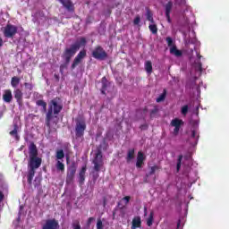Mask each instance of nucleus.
Here are the masks:
<instances>
[{"label":"nucleus","mask_w":229,"mask_h":229,"mask_svg":"<svg viewBox=\"0 0 229 229\" xmlns=\"http://www.w3.org/2000/svg\"><path fill=\"white\" fill-rule=\"evenodd\" d=\"M38 156V150L37 145L34 143H30L29 146V172H28V183L29 187L32 186V179L35 176V171L40 168L42 164L41 157Z\"/></svg>","instance_id":"1"},{"label":"nucleus","mask_w":229,"mask_h":229,"mask_svg":"<svg viewBox=\"0 0 229 229\" xmlns=\"http://www.w3.org/2000/svg\"><path fill=\"white\" fill-rule=\"evenodd\" d=\"M64 110V104L60 98H55L48 104V111L46 114V126L51 129V121L57 117L58 114Z\"/></svg>","instance_id":"2"},{"label":"nucleus","mask_w":229,"mask_h":229,"mask_svg":"<svg viewBox=\"0 0 229 229\" xmlns=\"http://www.w3.org/2000/svg\"><path fill=\"white\" fill-rule=\"evenodd\" d=\"M87 46V38L84 37L80 38L78 40L70 45L69 47H65L64 52L62 54V58L66 64H70L72 58L75 55L76 52L81 49V47Z\"/></svg>","instance_id":"3"},{"label":"nucleus","mask_w":229,"mask_h":229,"mask_svg":"<svg viewBox=\"0 0 229 229\" xmlns=\"http://www.w3.org/2000/svg\"><path fill=\"white\" fill-rule=\"evenodd\" d=\"M87 130V123L84 118H76L75 119V138L82 139Z\"/></svg>","instance_id":"4"},{"label":"nucleus","mask_w":229,"mask_h":229,"mask_svg":"<svg viewBox=\"0 0 229 229\" xmlns=\"http://www.w3.org/2000/svg\"><path fill=\"white\" fill-rule=\"evenodd\" d=\"M91 55L92 57L98 61H105L108 58L107 52H106V50L101 46L95 47V49H93Z\"/></svg>","instance_id":"5"},{"label":"nucleus","mask_w":229,"mask_h":229,"mask_svg":"<svg viewBox=\"0 0 229 229\" xmlns=\"http://www.w3.org/2000/svg\"><path fill=\"white\" fill-rule=\"evenodd\" d=\"M17 32H18V27L12 24L5 25L4 29L3 30V35L6 38H13V37L17 34Z\"/></svg>","instance_id":"6"},{"label":"nucleus","mask_w":229,"mask_h":229,"mask_svg":"<svg viewBox=\"0 0 229 229\" xmlns=\"http://www.w3.org/2000/svg\"><path fill=\"white\" fill-rule=\"evenodd\" d=\"M92 164L94 165L93 169H95L96 172H99V170L103 166L101 149L97 150V153H96L95 158H93Z\"/></svg>","instance_id":"7"},{"label":"nucleus","mask_w":229,"mask_h":229,"mask_svg":"<svg viewBox=\"0 0 229 229\" xmlns=\"http://www.w3.org/2000/svg\"><path fill=\"white\" fill-rule=\"evenodd\" d=\"M60 224L55 218L47 219L42 225V229H59Z\"/></svg>","instance_id":"8"},{"label":"nucleus","mask_w":229,"mask_h":229,"mask_svg":"<svg viewBox=\"0 0 229 229\" xmlns=\"http://www.w3.org/2000/svg\"><path fill=\"white\" fill-rule=\"evenodd\" d=\"M76 168L74 166L69 167L68 173L66 174V184H71L74 179Z\"/></svg>","instance_id":"9"},{"label":"nucleus","mask_w":229,"mask_h":229,"mask_svg":"<svg viewBox=\"0 0 229 229\" xmlns=\"http://www.w3.org/2000/svg\"><path fill=\"white\" fill-rule=\"evenodd\" d=\"M159 169H161L157 165H154L153 166L149 167V172L148 174H146L145 175V179L143 180V182H145V183H148V177L155 174L156 172H157Z\"/></svg>","instance_id":"10"},{"label":"nucleus","mask_w":229,"mask_h":229,"mask_svg":"<svg viewBox=\"0 0 229 229\" xmlns=\"http://www.w3.org/2000/svg\"><path fill=\"white\" fill-rule=\"evenodd\" d=\"M145 159L146 157L144 156V153L139 151V153H137L136 167L140 169L142 167V165H144Z\"/></svg>","instance_id":"11"},{"label":"nucleus","mask_w":229,"mask_h":229,"mask_svg":"<svg viewBox=\"0 0 229 229\" xmlns=\"http://www.w3.org/2000/svg\"><path fill=\"white\" fill-rule=\"evenodd\" d=\"M14 98L19 106H22V91L21 89H15L13 91Z\"/></svg>","instance_id":"12"},{"label":"nucleus","mask_w":229,"mask_h":229,"mask_svg":"<svg viewBox=\"0 0 229 229\" xmlns=\"http://www.w3.org/2000/svg\"><path fill=\"white\" fill-rule=\"evenodd\" d=\"M87 174V165H83L81 170L79 172V183L83 185L85 182V174Z\"/></svg>","instance_id":"13"},{"label":"nucleus","mask_w":229,"mask_h":229,"mask_svg":"<svg viewBox=\"0 0 229 229\" xmlns=\"http://www.w3.org/2000/svg\"><path fill=\"white\" fill-rule=\"evenodd\" d=\"M100 83L102 84V87L100 88V93L106 96V91L107 90V88L109 86V82L106 76L101 79Z\"/></svg>","instance_id":"14"},{"label":"nucleus","mask_w":229,"mask_h":229,"mask_svg":"<svg viewBox=\"0 0 229 229\" xmlns=\"http://www.w3.org/2000/svg\"><path fill=\"white\" fill-rule=\"evenodd\" d=\"M13 99V96L12 95L11 89H5L4 93H3V101L11 103Z\"/></svg>","instance_id":"15"},{"label":"nucleus","mask_w":229,"mask_h":229,"mask_svg":"<svg viewBox=\"0 0 229 229\" xmlns=\"http://www.w3.org/2000/svg\"><path fill=\"white\" fill-rule=\"evenodd\" d=\"M142 221L140 216H135L132 218L131 229L141 228Z\"/></svg>","instance_id":"16"},{"label":"nucleus","mask_w":229,"mask_h":229,"mask_svg":"<svg viewBox=\"0 0 229 229\" xmlns=\"http://www.w3.org/2000/svg\"><path fill=\"white\" fill-rule=\"evenodd\" d=\"M170 54H172L174 56L176 57H182V50H179L176 46H173L170 47Z\"/></svg>","instance_id":"17"},{"label":"nucleus","mask_w":229,"mask_h":229,"mask_svg":"<svg viewBox=\"0 0 229 229\" xmlns=\"http://www.w3.org/2000/svg\"><path fill=\"white\" fill-rule=\"evenodd\" d=\"M14 129L11 131H9V135H11L12 137H14V139L16 140H19L20 137L18 135V130H19V126L17 123H14L13 125Z\"/></svg>","instance_id":"18"},{"label":"nucleus","mask_w":229,"mask_h":229,"mask_svg":"<svg viewBox=\"0 0 229 229\" xmlns=\"http://www.w3.org/2000/svg\"><path fill=\"white\" fill-rule=\"evenodd\" d=\"M146 18L151 24H155V20H153V13L148 7H146Z\"/></svg>","instance_id":"19"},{"label":"nucleus","mask_w":229,"mask_h":229,"mask_svg":"<svg viewBox=\"0 0 229 229\" xmlns=\"http://www.w3.org/2000/svg\"><path fill=\"white\" fill-rule=\"evenodd\" d=\"M36 106L42 107L43 113H46L47 110V103L45 100L39 99L36 101Z\"/></svg>","instance_id":"20"},{"label":"nucleus","mask_w":229,"mask_h":229,"mask_svg":"<svg viewBox=\"0 0 229 229\" xmlns=\"http://www.w3.org/2000/svg\"><path fill=\"white\" fill-rule=\"evenodd\" d=\"M183 124L182 120H180L179 118H175L172 120V123L170 125L174 128H180Z\"/></svg>","instance_id":"21"},{"label":"nucleus","mask_w":229,"mask_h":229,"mask_svg":"<svg viewBox=\"0 0 229 229\" xmlns=\"http://www.w3.org/2000/svg\"><path fill=\"white\" fill-rule=\"evenodd\" d=\"M19 83H21V79L18 76H14L12 78L11 86L13 87V89H17Z\"/></svg>","instance_id":"22"},{"label":"nucleus","mask_w":229,"mask_h":229,"mask_svg":"<svg viewBox=\"0 0 229 229\" xmlns=\"http://www.w3.org/2000/svg\"><path fill=\"white\" fill-rule=\"evenodd\" d=\"M134 155H135V149L134 148L129 149V151H127L126 162L129 163L132 159H134Z\"/></svg>","instance_id":"23"},{"label":"nucleus","mask_w":229,"mask_h":229,"mask_svg":"<svg viewBox=\"0 0 229 229\" xmlns=\"http://www.w3.org/2000/svg\"><path fill=\"white\" fill-rule=\"evenodd\" d=\"M82 60H84V58L75 56L72 64V70H74L76 66H78L81 63Z\"/></svg>","instance_id":"24"},{"label":"nucleus","mask_w":229,"mask_h":229,"mask_svg":"<svg viewBox=\"0 0 229 229\" xmlns=\"http://www.w3.org/2000/svg\"><path fill=\"white\" fill-rule=\"evenodd\" d=\"M55 168H56V171H58V172L64 173L65 171V165L60 160L56 161Z\"/></svg>","instance_id":"25"},{"label":"nucleus","mask_w":229,"mask_h":229,"mask_svg":"<svg viewBox=\"0 0 229 229\" xmlns=\"http://www.w3.org/2000/svg\"><path fill=\"white\" fill-rule=\"evenodd\" d=\"M164 9L165 10V14H171L173 10V2L169 1L168 3L164 5Z\"/></svg>","instance_id":"26"},{"label":"nucleus","mask_w":229,"mask_h":229,"mask_svg":"<svg viewBox=\"0 0 229 229\" xmlns=\"http://www.w3.org/2000/svg\"><path fill=\"white\" fill-rule=\"evenodd\" d=\"M166 96H167V90L165 89H164L163 93L160 94L158 96V98H157V100H156L157 103H162L163 101H165Z\"/></svg>","instance_id":"27"},{"label":"nucleus","mask_w":229,"mask_h":229,"mask_svg":"<svg viewBox=\"0 0 229 229\" xmlns=\"http://www.w3.org/2000/svg\"><path fill=\"white\" fill-rule=\"evenodd\" d=\"M145 71L148 74L152 73L153 68H152L151 61H146V63H145Z\"/></svg>","instance_id":"28"},{"label":"nucleus","mask_w":229,"mask_h":229,"mask_svg":"<svg viewBox=\"0 0 229 229\" xmlns=\"http://www.w3.org/2000/svg\"><path fill=\"white\" fill-rule=\"evenodd\" d=\"M148 29L150 33H152L153 35H156L158 32L157 25H156L155 23L148 25Z\"/></svg>","instance_id":"29"},{"label":"nucleus","mask_w":229,"mask_h":229,"mask_svg":"<svg viewBox=\"0 0 229 229\" xmlns=\"http://www.w3.org/2000/svg\"><path fill=\"white\" fill-rule=\"evenodd\" d=\"M182 155H179L177 157V164H176V171L179 172L180 168H182Z\"/></svg>","instance_id":"30"},{"label":"nucleus","mask_w":229,"mask_h":229,"mask_svg":"<svg viewBox=\"0 0 229 229\" xmlns=\"http://www.w3.org/2000/svg\"><path fill=\"white\" fill-rule=\"evenodd\" d=\"M153 216H154L153 211H150L149 216H148V218H147V226H152V225H153Z\"/></svg>","instance_id":"31"},{"label":"nucleus","mask_w":229,"mask_h":229,"mask_svg":"<svg viewBox=\"0 0 229 229\" xmlns=\"http://www.w3.org/2000/svg\"><path fill=\"white\" fill-rule=\"evenodd\" d=\"M158 111H159L158 107L157 106H154V108L152 110H150V114H149L150 118L151 119L155 118L156 115H157Z\"/></svg>","instance_id":"32"},{"label":"nucleus","mask_w":229,"mask_h":229,"mask_svg":"<svg viewBox=\"0 0 229 229\" xmlns=\"http://www.w3.org/2000/svg\"><path fill=\"white\" fill-rule=\"evenodd\" d=\"M64 157H65V155H64V150L61 149V150L56 151V154H55L56 159L61 160V159H64Z\"/></svg>","instance_id":"33"},{"label":"nucleus","mask_w":229,"mask_h":229,"mask_svg":"<svg viewBox=\"0 0 229 229\" xmlns=\"http://www.w3.org/2000/svg\"><path fill=\"white\" fill-rule=\"evenodd\" d=\"M189 112V106L185 105L182 107H181V114L186 116L188 114Z\"/></svg>","instance_id":"34"},{"label":"nucleus","mask_w":229,"mask_h":229,"mask_svg":"<svg viewBox=\"0 0 229 229\" xmlns=\"http://www.w3.org/2000/svg\"><path fill=\"white\" fill-rule=\"evenodd\" d=\"M76 57L79 58H86L87 57V50L86 49H82L81 51L79 52V54L76 55Z\"/></svg>","instance_id":"35"},{"label":"nucleus","mask_w":229,"mask_h":229,"mask_svg":"<svg viewBox=\"0 0 229 229\" xmlns=\"http://www.w3.org/2000/svg\"><path fill=\"white\" fill-rule=\"evenodd\" d=\"M72 229H81V223L78 220H75L72 224Z\"/></svg>","instance_id":"36"},{"label":"nucleus","mask_w":229,"mask_h":229,"mask_svg":"<svg viewBox=\"0 0 229 229\" xmlns=\"http://www.w3.org/2000/svg\"><path fill=\"white\" fill-rule=\"evenodd\" d=\"M140 21H141L140 15L137 14L135 19L133 20V25L138 26L139 24H140Z\"/></svg>","instance_id":"37"},{"label":"nucleus","mask_w":229,"mask_h":229,"mask_svg":"<svg viewBox=\"0 0 229 229\" xmlns=\"http://www.w3.org/2000/svg\"><path fill=\"white\" fill-rule=\"evenodd\" d=\"M24 86H25L26 90L31 91L34 89V85L30 82H25Z\"/></svg>","instance_id":"38"},{"label":"nucleus","mask_w":229,"mask_h":229,"mask_svg":"<svg viewBox=\"0 0 229 229\" xmlns=\"http://www.w3.org/2000/svg\"><path fill=\"white\" fill-rule=\"evenodd\" d=\"M166 43L168 44V47H176L174 43H173V39L171 37H166Z\"/></svg>","instance_id":"39"},{"label":"nucleus","mask_w":229,"mask_h":229,"mask_svg":"<svg viewBox=\"0 0 229 229\" xmlns=\"http://www.w3.org/2000/svg\"><path fill=\"white\" fill-rule=\"evenodd\" d=\"M195 69H196V71L202 72V63L200 61L196 63Z\"/></svg>","instance_id":"40"},{"label":"nucleus","mask_w":229,"mask_h":229,"mask_svg":"<svg viewBox=\"0 0 229 229\" xmlns=\"http://www.w3.org/2000/svg\"><path fill=\"white\" fill-rule=\"evenodd\" d=\"M97 229H103V224L101 219L97 220Z\"/></svg>","instance_id":"41"},{"label":"nucleus","mask_w":229,"mask_h":229,"mask_svg":"<svg viewBox=\"0 0 229 229\" xmlns=\"http://www.w3.org/2000/svg\"><path fill=\"white\" fill-rule=\"evenodd\" d=\"M122 201H125L124 204L125 206L128 205V203L131 201V197L126 196L124 198L122 199Z\"/></svg>","instance_id":"42"},{"label":"nucleus","mask_w":229,"mask_h":229,"mask_svg":"<svg viewBox=\"0 0 229 229\" xmlns=\"http://www.w3.org/2000/svg\"><path fill=\"white\" fill-rule=\"evenodd\" d=\"M68 64H67L66 62H64V64H61L60 66L61 72H63L64 69H67Z\"/></svg>","instance_id":"43"},{"label":"nucleus","mask_w":229,"mask_h":229,"mask_svg":"<svg viewBox=\"0 0 229 229\" xmlns=\"http://www.w3.org/2000/svg\"><path fill=\"white\" fill-rule=\"evenodd\" d=\"M39 186H40V180H38V178H35L34 187L38 188Z\"/></svg>","instance_id":"44"},{"label":"nucleus","mask_w":229,"mask_h":229,"mask_svg":"<svg viewBox=\"0 0 229 229\" xmlns=\"http://www.w3.org/2000/svg\"><path fill=\"white\" fill-rule=\"evenodd\" d=\"M117 208H118L120 210H123V209L125 208V205H123V202L120 201V202H118Z\"/></svg>","instance_id":"45"},{"label":"nucleus","mask_w":229,"mask_h":229,"mask_svg":"<svg viewBox=\"0 0 229 229\" xmlns=\"http://www.w3.org/2000/svg\"><path fill=\"white\" fill-rule=\"evenodd\" d=\"M179 131H180V127L174 128V135H175V136L178 135Z\"/></svg>","instance_id":"46"},{"label":"nucleus","mask_w":229,"mask_h":229,"mask_svg":"<svg viewBox=\"0 0 229 229\" xmlns=\"http://www.w3.org/2000/svg\"><path fill=\"white\" fill-rule=\"evenodd\" d=\"M165 17H166V21H168V23H172L171 14H165Z\"/></svg>","instance_id":"47"},{"label":"nucleus","mask_w":229,"mask_h":229,"mask_svg":"<svg viewBox=\"0 0 229 229\" xmlns=\"http://www.w3.org/2000/svg\"><path fill=\"white\" fill-rule=\"evenodd\" d=\"M94 220H95L94 217H89V218L88 219V225L90 226L92 221H94Z\"/></svg>","instance_id":"48"},{"label":"nucleus","mask_w":229,"mask_h":229,"mask_svg":"<svg viewBox=\"0 0 229 229\" xmlns=\"http://www.w3.org/2000/svg\"><path fill=\"white\" fill-rule=\"evenodd\" d=\"M191 137H192L193 139L196 138V131H192V133L191 134Z\"/></svg>","instance_id":"49"},{"label":"nucleus","mask_w":229,"mask_h":229,"mask_svg":"<svg viewBox=\"0 0 229 229\" xmlns=\"http://www.w3.org/2000/svg\"><path fill=\"white\" fill-rule=\"evenodd\" d=\"M140 129L141 130H148V125H141Z\"/></svg>","instance_id":"50"},{"label":"nucleus","mask_w":229,"mask_h":229,"mask_svg":"<svg viewBox=\"0 0 229 229\" xmlns=\"http://www.w3.org/2000/svg\"><path fill=\"white\" fill-rule=\"evenodd\" d=\"M144 213H145V216H148V208L147 207L144 208Z\"/></svg>","instance_id":"51"},{"label":"nucleus","mask_w":229,"mask_h":229,"mask_svg":"<svg viewBox=\"0 0 229 229\" xmlns=\"http://www.w3.org/2000/svg\"><path fill=\"white\" fill-rule=\"evenodd\" d=\"M4 46V40L0 38V47Z\"/></svg>","instance_id":"52"},{"label":"nucleus","mask_w":229,"mask_h":229,"mask_svg":"<svg viewBox=\"0 0 229 229\" xmlns=\"http://www.w3.org/2000/svg\"><path fill=\"white\" fill-rule=\"evenodd\" d=\"M197 58L201 59V58H202L201 55H199V53H197Z\"/></svg>","instance_id":"53"},{"label":"nucleus","mask_w":229,"mask_h":229,"mask_svg":"<svg viewBox=\"0 0 229 229\" xmlns=\"http://www.w3.org/2000/svg\"><path fill=\"white\" fill-rule=\"evenodd\" d=\"M111 14V10L110 9H108V15H110Z\"/></svg>","instance_id":"54"},{"label":"nucleus","mask_w":229,"mask_h":229,"mask_svg":"<svg viewBox=\"0 0 229 229\" xmlns=\"http://www.w3.org/2000/svg\"><path fill=\"white\" fill-rule=\"evenodd\" d=\"M2 116H4V114H3V113L0 114V118H1Z\"/></svg>","instance_id":"55"},{"label":"nucleus","mask_w":229,"mask_h":229,"mask_svg":"<svg viewBox=\"0 0 229 229\" xmlns=\"http://www.w3.org/2000/svg\"><path fill=\"white\" fill-rule=\"evenodd\" d=\"M98 174H97L96 176H95V179H98Z\"/></svg>","instance_id":"56"},{"label":"nucleus","mask_w":229,"mask_h":229,"mask_svg":"<svg viewBox=\"0 0 229 229\" xmlns=\"http://www.w3.org/2000/svg\"><path fill=\"white\" fill-rule=\"evenodd\" d=\"M180 226V222L179 223H177V227H179Z\"/></svg>","instance_id":"57"},{"label":"nucleus","mask_w":229,"mask_h":229,"mask_svg":"<svg viewBox=\"0 0 229 229\" xmlns=\"http://www.w3.org/2000/svg\"><path fill=\"white\" fill-rule=\"evenodd\" d=\"M196 110H197V112H198V111H199V107H197V109H196Z\"/></svg>","instance_id":"58"}]
</instances>
